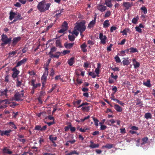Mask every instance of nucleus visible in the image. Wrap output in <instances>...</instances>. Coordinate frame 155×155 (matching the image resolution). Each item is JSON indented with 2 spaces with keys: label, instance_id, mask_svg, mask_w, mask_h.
I'll return each instance as SVG.
<instances>
[{
  "label": "nucleus",
  "instance_id": "1",
  "mask_svg": "<svg viewBox=\"0 0 155 155\" xmlns=\"http://www.w3.org/2000/svg\"><path fill=\"white\" fill-rule=\"evenodd\" d=\"M50 5V3L46 4L45 1H43L38 3L37 7L39 11L41 12H43L48 10Z\"/></svg>",
  "mask_w": 155,
  "mask_h": 155
},
{
  "label": "nucleus",
  "instance_id": "2",
  "mask_svg": "<svg viewBox=\"0 0 155 155\" xmlns=\"http://www.w3.org/2000/svg\"><path fill=\"white\" fill-rule=\"evenodd\" d=\"M74 28L78 30L81 33V32H83L86 29L85 22H80L77 23L76 25L74 27Z\"/></svg>",
  "mask_w": 155,
  "mask_h": 155
},
{
  "label": "nucleus",
  "instance_id": "3",
  "mask_svg": "<svg viewBox=\"0 0 155 155\" xmlns=\"http://www.w3.org/2000/svg\"><path fill=\"white\" fill-rule=\"evenodd\" d=\"M12 38H8V36L5 35L3 34L2 35L1 41L2 42L1 44V45L4 46L7 44L9 45L12 41Z\"/></svg>",
  "mask_w": 155,
  "mask_h": 155
},
{
  "label": "nucleus",
  "instance_id": "4",
  "mask_svg": "<svg viewBox=\"0 0 155 155\" xmlns=\"http://www.w3.org/2000/svg\"><path fill=\"white\" fill-rule=\"evenodd\" d=\"M23 90L21 91V93L18 92L16 93L14 96L15 100L16 101H19L22 100L24 96Z\"/></svg>",
  "mask_w": 155,
  "mask_h": 155
},
{
  "label": "nucleus",
  "instance_id": "5",
  "mask_svg": "<svg viewBox=\"0 0 155 155\" xmlns=\"http://www.w3.org/2000/svg\"><path fill=\"white\" fill-rule=\"evenodd\" d=\"M99 38L101 40L100 43L104 45L106 43V40L107 38L106 36L104 35L102 33H100L99 34Z\"/></svg>",
  "mask_w": 155,
  "mask_h": 155
},
{
  "label": "nucleus",
  "instance_id": "6",
  "mask_svg": "<svg viewBox=\"0 0 155 155\" xmlns=\"http://www.w3.org/2000/svg\"><path fill=\"white\" fill-rule=\"evenodd\" d=\"M48 74V72L47 71H45L41 77V80L43 86H44L45 84L46 81L47 80V77Z\"/></svg>",
  "mask_w": 155,
  "mask_h": 155
},
{
  "label": "nucleus",
  "instance_id": "7",
  "mask_svg": "<svg viewBox=\"0 0 155 155\" xmlns=\"http://www.w3.org/2000/svg\"><path fill=\"white\" fill-rule=\"evenodd\" d=\"M68 29V24L65 22L64 21L62 25V28L58 31L60 33H63Z\"/></svg>",
  "mask_w": 155,
  "mask_h": 155
},
{
  "label": "nucleus",
  "instance_id": "8",
  "mask_svg": "<svg viewBox=\"0 0 155 155\" xmlns=\"http://www.w3.org/2000/svg\"><path fill=\"white\" fill-rule=\"evenodd\" d=\"M97 9L101 12H104L107 9V7L101 4L98 5L97 6Z\"/></svg>",
  "mask_w": 155,
  "mask_h": 155
},
{
  "label": "nucleus",
  "instance_id": "9",
  "mask_svg": "<svg viewBox=\"0 0 155 155\" xmlns=\"http://www.w3.org/2000/svg\"><path fill=\"white\" fill-rule=\"evenodd\" d=\"M16 67L13 68L12 70L13 71V73L12 74V77L13 78H15L18 74L19 71L17 70Z\"/></svg>",
  "mask_w": 155,
  "mask_h": 155
},
{
  "label": "nucleus",
  "instance_id": "10",
  "mask_svg": "<svg viewBox=\"0 0 155 155\" xmlns=\"http://www.w3.org/2000/svg\"><path fill=\"white\" fill-rule=\"evenodd\" d=\"M35 81L34 79H32L31 81V85L33 86V89H36L38 87H39L41 86V84L40 83L35 84Z\"/></svg>",
  "mask_w": 155,
  "mask_h": 155
},
{
  "label": "nucleus",
  "instance_id": "11",
  "mask_svg": "<svg viewBox=\"0 0 155 155\" xmlns=\"http://www.w3.org/2000/svg\"><path fill=\"white\" fill-rule=\"evenodd\" d=\"M90 145L89 146V147L91 148H98L99 146V144H95L92 140L90 141Z\"/></svg>",
  "mask_w": 155,
  "mask_h": 155
},
{
  "label": "nucleus",
  "instance_id": "12",
  "mask_svg": "<svg viewBox=\"0 0 155 155\" xmlns=\"http://www.w3.org/2000/svg\"><path fill=\"white\" fill-rule=\"evenodd\" d=\"M133 64L134 66V68H139L140 66V63L137 62L135 59H132Z\"/></svg>",
  "mask_w": 155,
  "mask_h": 155
},
{
  "label": "nucleus",
  "instance_id": "13",
  "mask_svg": "<svg viewBox=\"0 0 155 155\" xmlns=\"http://www.w3.org/2000/svg\"><path fill=\"white\" fill-rule=\"evenodd\" d=\"M21 37H18L14 38L12 40V45L13 46H14L16 44L21 40Z\"/></svg>",
  "mask_w": 155,
  "mask_h": 155
},
{
  "label": "nucleus",
  "instance_id": "14",
  "mask_svg": "<svg viewBox=\"0 0 155 155\" xmlns=\"http://www.w3.org/2000/svg\"><path fill=\"white\" fill-rule=\"evenodd\" d=\"M22 19V18L21 17V15L20 14H18L16 17H15V19L13 21L11 22H9V25H11L16 21L18 20H20Z\"/></svg>",
  "mask_w": 155,
  "mask_h": 155
},
{
  "label": "nucleus",
  "instance_id": "15",
  "mask_svg": "<svg viewBox=\"0 0 155 155\" xmlns=\"http://www.w3.org/2000/svg\"><path fill=\"white\" fill-rule=\"evenodd\" d=\"M27 60V59L26 58H24L22 60L20 61H18L16 67H18L20 66H21L23 64H24L26 62Z\"/></svg>",
  "mask_w": 155,
  "mask_h": 155
},
{
  "label": "nucleus",
  "instance_id": "16",
  "mask_svg": "<svg viewBox=\"0 0 155 155\" xmlns=\"http://www.w3.org/2000/svg\"><path fill=\"white\" fill-rule=\"evenodd\" d=\"M113 0H105L104 4L106 5L109 8H111L113 6L112 4V1Z\"/></svg>",
  "mask_w": 155,
  "mask_h": 155
},
{
  "label": "nucleus",
  "instance_id": "17",
  "mask_svg": "<svg viewBox=\"0 0 155 155\" xmlns=\"http://www.w3.org/2000/svg\"><path fill=\"white\" fill-rule=\"evenodd\" d=\"M96 19V16H95L94 18V19L91 21L89 23L88 27L90 28H92L93 27L95 24V21Z\"/></svg>",
  "mask_w": 155,
  "mask_h": 155
},
{
  "label": "nucleus",
  "instance_id": "18",
  "mask_svg": "<svg viewBox=\"0 0 155 155\" xmlns=\"http://www.w3.org/2000/svg\"><path fill=\"white\" fill-rule=\"evenodd\" d=\"M114 109L118 112H121L122 111V108L117 104H115L114 106Z\"/></svg>",
  "mask_w": 155,
  "mask_h": 155
},
{
  "label": "nucleus",
  "instance_id": "19",
  "mask_svg": "<svg viewBox=\"0 0 155 155\" xmlns=\"http://www.w3.org/2000/svg\"><path fill=\"white\" fill-rule=\"evenodd\" d=\"M75 58L74 57H72L69 59L68 61V63L70 66H72L75 62Z\"/></svg>",
  "mask_w": 155,
  "mask_h": 155
},
{
  "label": "nucleus",
  "instance_id": "20",
  "mask_svg": "<svg viewBox=\"0 0 155 155\" xmlns=\"http://www.w3.org/2000/svg\"><path fill=\"white\" fill-rule=\"evenodd\" d=\"M124 60L122 61V63L124 65H128L130 63V62L129 61L128 58H124Z\"/></svg>",
  "mask_w": 155,
  "mask_h": 155
},
{
  "label": "nucleus",
  "instance_id": "21",
  "mask_svg": "<svg viewBox=\"0 0 155 155\" xmlns=\"http://www.w3.org/2000/svg\"><path fill=\"white\" fill-rule=\"evenodd\" d=\"M123 6L126 8V9H128L132 5L129 2H124L123 4Z\"/></svg>",
  "mask_w": 155,
  "mask_h": 155
},
{
  "label": "nucleus",
  "instance_id": "22",
  "mask_svg": "<svg viewBox=\"0 0 155 155\" xmlns=\"http://www.w3.org/2000/svg\"><path fill=\"white\" fill-rule=\"evenodd\" d=\"M81 48L82 50L84 52H86L87 51V49L86 48L87 47V45L85 43H84L81 45Z\"/></svg>",
  "mask_w": 155,
  "mask_h": 155
},
{
  "label": "nucleus",
  "instance_id": "23",
  "mask_svg": "<svg viewBox=\"0 0 155 155\" xmlns=\"http://www.w3.org/2000/svg\"><path fill=\"white\" fill-rule=\"evenodd\" d=\"M9 15V19L10 20H12L13 18H14L16 14L15 12L11 11L10 12Z\"/></svg>",
  "mask_w": 155,
  "mask_h": 155
},
{
  "label": "nucleus",
  "instance_id": "24",
  "mask_svg": "<svg viewBox=\"0 0 155 155\" xmlns=\"http://www.w3.org/2000/svg\"><path fill=\"white\" fill-rule=\"evenodd\" d=\"M74 43H65L64 46L65 48L67 49L71 48L73 46Z\"/></svg>",
  "mask_w": 155,
  "mask_h": 155
},
{
  "label": "nucleus",
  "instance_id": "25",
  "mask_svg": "<svg viewBox=\"0 0 155 155\" xmlns=\"http://www.w3.org/2000/svg\"><path fill=\"white\" fill-rule=\"evenodd\" d=\"M144 117L147 119H150L152 118V115L150 113H147L145 114Z\"/></svg>",
  "mask_w": 155,
  "mask_h": 155
},
{
  "label": "nucleus",
  "instance_id": "26",
  "mask_svg": "<svg viewBox=\"0 0 155 155\" xmlns=\"http://www.w3.org/2000/svg\"><path fill=\"white\" fill-rule=\"evenodd\" d=\"M103 27L106 28L108 27L110 25L109 20H107L104 21L103 23Z\"/></svg>",
  "mask_w": 155,
  "mask_h": 155
},
{
  "label": "nucleus",
  "instance_id": "27",
  "mask_svg": "<svg viewBox=\"0 0 155 155\" xmlns=\"http://www.w3.org/2000/svg\"><path fill=\"white\" fill-rule=\"evenodd\" d=\"M8 91V90L7 89H5L4 91L0 92V96L5 95L6 97H8V95L7 94Z\"/></svg>",
  "mask_w": 155,
  "mask_h": 155
},
{
  "label": "nucleus",
  "instance_id": "28",
  "mask_svg": "<svg viewBox=\"0 0 155 155\" xmlns=\"http://www.w3.org/2000/svg\"><path fill=\"white\" fill-rule=\"evenodd\" d=\"M3 152L4 153L8 154H11L12 153V151H10L9 150L7 147H5L3 150Z\"/></svg>",
  "mask_w": 155,
  "mask_h": 155
},
{
  "label": "nucleus",
  "instance_id": "29",
  "mask_svg": "<svg viewBox=\"0 0 155 155\" xmlns=\"http://www.w3.org/2000/svg\"><path fill=\"white\" fill-rule=\"evenodd\" d=\"M113 147V144L107 143L106 145L103 146L102 147V148H106L108 149H110L112 148Z\"/></svg>",
  "mask_w": 155,
  "mask_h": 155
},
{
  "label": "nucleus",
  "instance_id": "30",
  "mask_svg": "<svg viewBox=\"0 0 155 155\" xmlns=\"http://www.w3.org/2000/svg\"><path fill=\"white\" fill-rule=\"evenodd\" d=\"M82 107L81 109L83 111H84L87 112L89 110L90 106H88L84 107L83 106Z\"/></svg>",
  "mask_w": 155,
  "mask_h": 155
},
{
  "label": "nucleus",
  "instance_id": "31",
  "mask_svg": "<svg viewBox=\"0 0 155 155\" xmlns=\"http://www.w3.org/2000/svg\"><path fill=\"white\" fill-rule=\"evenodd\" d=\"M111 14V12L110 11H107L105 14L104 17L105 18H108Z\"/></svg>",
  "mask_w": 155,
  "mask_h": 155
},
{
  "label": "nucleus",
  "instance_id": "32",
  "mask_svg": "<svg viewBox=\"0 0 155 155\" xmlns=\"http://www.w3.org/2000/svg\"><path fill=\"white\" fill-rule=\"evenodd\" d=\"M143 84L148 87H150L151 86L150 81L149 80H148L146 82H143Z\"/></svg>",
  "mask_w": 155,
  "mask_h": 155
},
{
  "label": "nucleus",
  "instance_id": "33",
  "mask_svg": "<svg viewBox=\"0 0 155 155\" xmlns=\"http://www.w3.org/2000/svg\"><path fill=\"white\" fill-rule=\"evenodd\" d=\"M17 51H12L10 52L8 54V56L9 57H12L15 56L17 53Z\"/></svg>",
  "mask_w": 155,
  "mask_h": 155
},
{
  "label": "nucleus",
  "instance_id": "34",
  "mask_svg": "<svg viewBox=\"0 0 155 155\" xmlns=\"http://www.w3.org/2000/svg\"><path fill=\"white\" fill-rule=\"evenodd\" d=\"M148 140V138L147 137H145L142 138V143H141V144L143 145L146 143Z\"/></svg>",
  "mask_w": 155,
  "mask_h": 155
},
{
  "label": "nucleus",
  "instance_id": "35",
  "mask_svg": "<svg viewBox=\"0 0 155 155\" xmlns=\"http://www.w3.org/2000/svg\"><path fill=\"white\" fill-rule=\"evenodd\" d=\"M141 10L142 11L144 14H146L147 13V9L145 6H142L140 8Z\"/></svg>",
  "mask_w": 155,
  "mask_h": 155
},
{
  "label": "nucleus",
  "instance_id": "36",
  "mask_svg": "<svg viewBox=\"0 0 155 155\" xmlns=\"http://www.w3.org/2000/svg\"><path fill=\"white\" fill-rule=\"evenodd\" d=\"M63 9H61L60 11H58V13H57L54 17L56 18H58L59 16H60L61 15V13L63 12Z\"/></svg>",
  "mask_w": 155,
  "mask_h": 155
},
{
  "label": "nucleus",
  "instance_id": "37",
  "mask_svg": "<svg viewBox=\"0 0 155 155\" xmlns=\"http://www.w3.org/2000/svg\"><path fill=\"white\" fill-rule=\"evenodd\" d=\"M68 37L69 40L71 41H72L74 40L75 37H74V35H69L68 36Z\"/></svg>",
  "mask_w": 155,
  "mask_h": 155
},
{
  "label": "nucleus",
  "instance_id": "38",
  "mask_svg": "<svg viewBox=\"0 0 155 155\" xmlns=\"http://www.w3.org/2000/svg\"><path fill=\"white\" fill-rule=\"evenodd\" d=\"M8 124L10 125L11 127L14 128L15 129H16L17 128V127L12 122H9L8 123Z\"/></svg>",
  "mask_w": 155,
  "mask_h": 155
},
{
  "label": "nucleus",
  "instance_id": "39",
  "mask_svg": "<svg viewBox=\"0 0 155 155\" xmlns=\"http://www.w3.org/2000/svg\"><path fill=\"white\" fill-rule=\"evenodd\" d=\"M130 52L131 53H135L138 51L137 50L136 48L133 47H131L129 48Z\"/></svg>",
  "mask_w": 155,
  "mask_h": 155
},
{
  "label": "nucleus",
  "instance_id": "40",
  "mask_svg": "<svg viewBox=\"0 0 155 155\" xmlns=\"http://www.w3.org/2000/svg\"><path fill=\"white\" fill-rule=\"evenodd\" d=\"M16 86L17 87H21V85L23 84H22V82L21 81H19L17 80L16 82Z\"/></svg>",
  "mask_w": 155,
  "mask_h": 155
},
{
  "label": "nucleus",
  "instance_id": "41",
  "mask_svg": "<svg viewBox=\"0 0 155 155\" xmlns=\"http://www.w3.org/2000/svg\"><path fill=\"white\" fill-rule=\"evenodd\" d=\"M110 76L112 78H113L116 81L118 77V76L117 75H114L113 73H111Z\"/></svg>",
  "mask_w": 155,
  "mask_h": 155
},
{
  "label": "nucleus",
  "instance_id": "42",
  "mask_svg": "<svg viewBox=\"0 0 155 155\" xmlns=\"http://www.w3.org/2000/svg\"><path fill=\"white\" fill-rule=\"evenodd\" d=\"M12 131L11 130H6L4 131V135L8 136L9 135V134Z\"/></svg>",
  "mask_w": 155,
  "mask_h": 155
},
{
  "label": "nucleus",
  "instance_id": "43",
  "mask_svg": "<svg viewBox=\"0 0 155 155\" xmlns=\"http://www.w3.org/2000/svg\"><path fill=\"white\" fill-rule=\"evenodd\" d=\"M93 120L96 126H97L98 125L99 120L97 119L94 118H93Z\"/></svg>",
  "mask_w": 155,
  "mask_h": 155
},
{
  "label": "nucleus",
  "instance_id": "44",
  "mask_svg": "<svg viewBox=\"0 0 155 155\" xmlns=\"http://www.w3.org/2000/svg\"><path fill=\"white\" fill-rule=\"evenodd\" d=\"M115 61L117 63H120L121 62V60L120 58L117 55L114 58Z\"/></svg>",
  "mask_w": 155,
  "mask_h": 155
},
{
  "label": "nucleus",
  "instance_id": "45",
  "mask_svg": "<svg viewBox=\"0 0 155 155\" xmlns=\"http://www.w3.org/2000/svg\"><path fill=\"white\" fill-rule=\"evenodd\" d=\"M108 122V124L110 126L111 125V124H113L115 122V121L113 119H111L109 120V121H107Z\"/></svg>",
  "mask_w": 155,
  "mask_h": 155
},
{
  "label": "nucleus",
  "instance_id": "46",
  "mask_svg": "<svg viewBox=\"0 0 155 155\" xmlns=\"http://www.w3.org/2000/svg\"><path fill=\"white\" fill-rule=\"evenodd\" d=\"M138 18L136 17V18H134L132 20V22L134 24H136L137 23V22L138 20Z\"/></svg>",
  "mask_w": 155,
  "mask_h": 155
},
{
  "label": "nucleus",
  "instance_id": "47",
  "mask_svg": "<svg viewBox=\"0 0 155 155\" xmlns=\"http://www.w3.org/2000/svg\"><path fill=\"white\" fill-rule=\"evenodd\" d=\"M135 29H136V31L138 32L139 33H142L141 29H140V28H139L137 26H136L135 27Z\"/></svg>",
  "mask_w": 155,
  "mask_h": 155
},
{
  "label": "nucleus",
  "instance_id": "48",
  "mask_svg": "<svg viewBox=\"0 0 155 155\" xmlns=\"http://www.w3.org/2000/svg\"><path fill=\"white\" fill-rule=\"evenodd\" d=\"M89 75L91 76L93 78H95L96 76L95 73L94 72H90L89 73Z\"/></svg>",
  "mask_w": 155,
  "mask_h": 155
},
{
  "label": "nucleus",
  "instance_id": "49",
  "mask_svg": "<svg viewBox=\"0 0 155 155\" xmlns=\"http://www.w3.org/2000/svg\"><path fill=\"white\" fill-rule=\"evenodd\" d=\"M2 103L5 102V104H9L10 103V100L9 99H5L2 100Z\"/></svg>",
  "mask_w": 155,
  "mask_h": 155
},
{
  "label": "nucleus",
  "instance_id": "50",
  "mask_svg": "<svg viewBox=\"0 0 155 155\" xmlns=\"http://www.w3.org/2000/svg\"><path fill=\"white\" fill-rule=\"evenodd\" d=\"M77 31H78V30L74 28V30L72 31V33L74 34L76 36H77L79 34V32Z\"/></svg>",
  "mask_w": 155,
  "mask_h": 155
},
{
  "label": "nucleus",
  "instance_id": "51",
  "mask_svg": "<svg viewBox=\"0 0 155 155\" xmlns=\"http://www.w3.org/2000/svg\"><path fill=\"white\" fill-rule=\"evenodd\" d=\"M41 127L40 125H37L36 126L35 128V130H40L41 131Z\"/></svg>",
  "mask_w": 155,
  "mask_h": 155
},
{
  "label": "nucleus",
  "instance_id": "52",
  "mask_svg": "<svg viewBox=\"0 0 155 155\" xmlns=\"http://www.w3.org/2000/svg\"><path fill=\"white\" fill-rule=\"evenodd\" d=\"M111 69L112 70L114 71H119L120 69L119 68L117 67H115V68H111Z\"/></svg>",
  "mask_w": 155,
  "mask_h": 155
},
{
  "label": "nucleus",
  "instance_id": "53",
  "mask_svg": "<svg viewBox=\"0 0 155 155\" xmlns=\"http://www.w3.org/2000/svg\"><path fill=\"white\" fill-rule=\"evenodd\" d=\"M57 138L56 137H53L52 136H49V139L51 141H53V140H57Z\"/></svg>",
  "mask_w": 155,
  "mask_h": 155
},
{
  "label": "nucleus",
  "instance_id": "54",
  "mask_svg": "<svg viewBox=\"0 0 155 155\" xmlns=\"http://www.w3.org/2000/svg\"><path fill=\"white\" fill-rule=\"evenodd\" d=\"M88 104H89L87 102L83 103L81 105H80L78 106L77 107L78 108H80V107H83L85 105H87Z\"/></svg>",
  "mask_w": 155,
  "mask_h": 155
},
{
  "label": "nucleus",
  "instance_id": "55",
  "mask_svg": "<svg viewBox=\"0 0 155 155\" xmlns=\"http://www.w3.org/2000/svg\"><path fill=\"white\" fill-rule=\"evenodd\" d=\"M81 100H79L76 101L74 102V104L75 106H76L77 105L81 103Z\"/></svg>",
  "mask_w": 155,
  "mask_h": 155
},
{
  "label": "nucleus",
  "instance_id": "56",
  "mask_svg": "<svg viewBox=\"0 0 155 155\" xmlns=\"http://www.w3.org/2000/svg\"><path fill=\"white\" fill-rule=\"evenodd\" d=\"M117 27L115 26H112L110 29V31L111 32H113L114 31L117 29Z\"/></svg>",
  "mask_w": 155,
  "mask_h": 155
},
{
  "label": "nucleus",
  "instance_id": "57",
  "mask_svg": "<svg viewBox=\"0 0 155 155\" xmlns=\"http://www.w3.org/2000/svg\"><path fill=\"white\" fill-rule=\"evenodd\" d=\"M107 128V127L104 125L101 124L100 127V130H104Z\"/></svg>",
  "mask_w": 155,
  "mask_h": 155
},
{
  "label": "nucleus",
  "instance_id": "58",
  "mask_svg": "<svg viewBox=\"0 0 155 155\" xmlns=\"http://www.w3.org/2000/svg\"><path fill=\"white\" fill-rule=\"evenodd\" d=\"M71 126V124H70L68 126L65 127L64 128V130L65 131H68L69 128H70V127Z\"/></svg>",
  "mask_w": 155,
  "mask_h": 155
},
{
  "label": "nucleus",
  "instance_id": "59",
  "mask_svg": "<svg viewBox=\"0 0 155 155\" xmlns=\"http://www.w3.org/2000/svg\"><path fill=\"white\" fill-rule=\"evenodd\" d=\"M90 63H89L88 62H84V67L85 68H87L88 67Z\"/></svg>",
  "mask_w": 155,
  "mask_h": 155
},
{
  "label": "nucleus",
  "instance_id": "60",
  "mask_svg": "<svg viewBox=\"0 0 155 155\" xmlns=\"http://www.w3.org/2000/svg\"><path fill=\"white\" fill-rule=\"evenodd\" d=\"M70 52V51L69 50H64L62 52V53L64 55H65L66 54L69 53Z\"/></svg>",
  "mask_w": 155,
  "mask_h": 155
},
{
  "label": "nucleus",
  "instance_id": "61",
  "mask_svg": "<svg viewBox=\"0 0 155 155\" xmlns=\"http://www.w3.org/2000/svg\"><path fill=\"white\" fill-rule=\"evenodd\" d=\"M46 118L48 119L49 120H53V121H54V117H53L51 116V115L48 116V117H47Z\"/></svg>",
  "mask_w": 155,
  "mask_h": 155
},
{
  "label": "nucleus",
  "instance_id": "62",
  "mask_svg": "<svg viewBox=\"0 0 155 155\" xmlns=\"http://www.w3.org/2000/svg\"><path fill=\"white\" fill-rule=\"evenodd\" d=\"M56 48L55 47H53L51 49V50L49 52V54H51V53L53 52L54 51H56Z\"/></svg>",
  "mask_w": 155,
  "mask_h": 155
},
{
  "label": "nucleus",
  "instance_id": "63",
  "mask_svg": "<svg viewBox=\"0 0 155 155\" xmlns=\"http://www.w3.org/2000/svg\"><path fill=\"white\" fill-rule=\"evenodd\" d=\"M14 5L17 7H20L21 6V5L19 2H17L16 4H14Z\"/></svg>",
  "mask_w": 155,
  "mask_h": 155
},
{
  "label": "nucleus",
  "instance_id": "64",
  "mask_svg": "<svg viewBox=\"0 0 155 155\" xmlns=\"http://www.w3.org/2000/svg\"><path fill=\"white\" fill-rule=\"evenodd\" d=\"M120 133H121L122 134H125L126 132V130L125 128L120 129Z\"/></svg>",
  "mask_w": 155,
  "mask_h": 155
}]
</instances>
